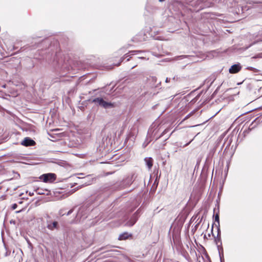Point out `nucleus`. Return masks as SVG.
I'll use <instances>...</instances> for the list:
<instances>
[{
    "label": "nucleus",
    "instance_id": "11",
    "mask_svg": "<svg viewBox=\"0 0 262 262\" xmlns=\"http://www.w3.org/2000/svg\"><path fill=\"white\" fill-rule=\"evenodd\" d=\"M57 225V222H54V223H53V227L56 228V227Z\"/></svg>",
    "mask_w": 262,
    "mask_h": 262
},
{
    "label": "nucleus",
    "instance_id": "3",
    "mask_svg": "<svg viewBox=\"0 0 262 262\" xmlns=\"http://www.w3.org/2000/svg\"><path fill=\"white\" fill-rule=\"evenodd\" d=\"M21 144L25 146H33L35 144V142L29 138H26Z\"/></svg>",
    "mask_w": 262,
    "mask_h": 262
},
{
    "label": "nucleus",
    "instance_id": "7",
    "mask_svg": "<svg viewBox=\"0 0 262 262\" xmlns=\"http://www.w3.org/2000/svg\"><path fill=\"white\" fill-rule=\"evenodd\" d=\"M35 191H36V193H37L38 194H43L44 193V192H42V190L39 188L37 189Z\"/></svg>",
    "mask_w": 262,
    "mask_h": 262
},
{
    "label": "nucleus",
    "instance_id": "4",
    "mask_svg": "<svg viewBox=\"0 0 262 262\" xmlns=\"http://www.w3.org/2000/svg\"><path fill=\"white\" fill-rule=\"evenodd\" d=\"M241 70V66L238 64H234L231 66L229 69V72L232 74H235Z\"/></svg>",
    "mask_w": 262,
    "mask_h": 262
},
{
    "label": "nucleus",
    "instance_id": "8",
    "mask_svg": "<svg viewBox=\"0 0 262 262\" xmlns=\"http://www.w3.org/2000/svg\"><path fill=\"white\" fill-rule=\"evenodd\" d=\"M136 222V219H133V220L132 221L131 223L128 224V226H133V225L135 223V222Z\"/></svg>",
    "mask_w": 262,
    "mask_h": 262
},
{
    "label": "nucleus",
    "instance_id": "1",
    "mask_svg": "<svg viewBox=\"0 0 262 262\" xmlns=\"http://www.w3.org/2000/svg\"><path fill=\"white\" fill-rule=\"evenodd\" d=\"M56 179V174L53 173L43 174L39 177V179L45 183H52Z\"/></svg>",
    "mask_w": 262,
    "mask_h": 262
},
{
    "label": "nucleus",
    "instance_id": "13",
    "mask_svg": "<svg viewBox=\"0 0 262 262\" xmlns=\"http://www.w3.org/2000/svg\"><path fill=\"white\" fill-rule=\"evenodd\" d=\"M132 52V53H135V52H136V51H132V52Z\"/></svg>",
    "mask_w": 262,
    "mask_h": 262
},
{
    "label": "nucleus",
    "instance_id": "6",
    "mask_svg": "<svg viewBox=\"0 0 262 262\" xmlns=\"http://www.w3.org/2000/svg\"><path fill=\"white\" fill-rule=\"evenodd\" d=\"M130 236V235L128 233H124L119 236V240H125L126 239H127Z\"/></svg>",
    "mask_w": 262,
    "mask_h": 262
},
{
    "label": "nucleus",
    "instance_id": "12",
    "mask_svg": "<svg viewBox=\"0 0 262 262\" xmlns=\"http://www.w3.org/2000/svg\"><path fill=\"white\" fill-rule=\"evenodd\" d=\"M29 194H30V195H31H31H32L33 194V193L31 194V193H29Z\"/></svg>",
    "mask_w": 262,
    "mask_h": 262
},
{
    "label": "nucleus",
    "instance_id": "14",
    "mask_svg": "<svg viewBox=\"0 0 262 262\" xmlns=\"http://www.w3.org/2000/svg\"><path fill=\"white\" fill-rule=\"evenodd\" d=\"M160 2H162L164 0H159Z\"/></svg>",
    "mask_w": 262,
    "mask_h": 262
},
{
    "label": "nucleus",
    "instance_id": "15",
    "mask_svg": "<svg viewBox=\"0 0 262 262\" xmlns=\"http://www.w3.org/2000/svg\"><path fill=\"white\" fill-rule=\"evenodd\" d=\"M259 41H262V39H260Z\"/></svg>",
    "mask_w": 262,
    "mask_h": 262
},
{
    "label": "nucleus",
    "instance_id": "9",
    "mask_svg": "<svg viewBox=\"0 0 262 262\" xmlns=\"http://www.w3.org/2000/svg\"><path fill=\"white\" fill-rule=\"evenodd\" d=\"M17 204H13V205H12V209L13 210H14V209H16V208H17Z\"/></svg>",
    "mask_w": 262,
    "mask_h": 262
},
{
    "label": "nucleus",
    "instance_id": "5",
    "mask_svg": "<svg viewBox=\"0 0 262 262\" xmlns=\"http://www.w3.org/2000/svg\"><path fill=\"white\" fill-rule=\"evenodd\" d=\"M145 161L146 163L147 166L150 169L152 166L153 160L151 158H146Z\"/></svg>",
    "mask_w": 262,
    "mask_h": 262
},
{
    "label": "nucleus",
    "instance_id": "10",
    "mask_svg": "<svg viewBox=\"0 0 262 262\" xmlns=\"http://www.w3.org/2000/svg\"><path fill=\"white\" fill-rule=\"evenodd\" d=\"M215 221H217V222L219 221V216L217 214H216L215 216Z\"/></svg>",
    "mask_w": 262,
    "mask_h": 262
},
{
    "label": "nucleus",
    "instance_id": "2",
    "mask_svg": "<svg viewBox=\"0 0 262 262\" xmlns=\"http://www.w3.org/2000/svg\"><path fill=\"white\" fill-rule=\"evenodd\" d=\"M94 102L104 108L113 106V104L112 103L104 101L102 98H96L94 100Z\"/></svg>",
    "mask_w": 262,
    "mask_h": 262
}]
</instances>
